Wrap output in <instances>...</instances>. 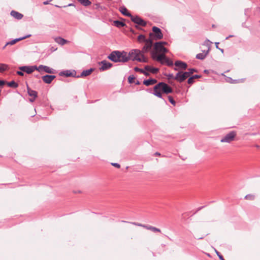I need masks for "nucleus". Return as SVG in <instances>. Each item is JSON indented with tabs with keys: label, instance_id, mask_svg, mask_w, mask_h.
<instances>
[{
	"label": "nucleus",
	"instance_id": "nucleus-40",
	"mask_svg": "<svg viewBox=\"0 0 260 260\" xmlns=\"http://www.w3.org/2000/svg\"><path fill=\"white\" fill-rule=\"evenodd\" d=\"M168 99L171 104L175 106L176 105V102L171 96H168Z\"/></svg>",
	"mask_w": 260,
	"mask_h": 260
},
{
	"label": "nucleus",
	"instance_id": "nucleus-9",
	"mask_svg": "<svg viewBox=\"0 0 260 260\" xmlns=\"http://www.w3.org/2000/svg\"><path fill=\"white\" fill-rule=\"evenodd\" d=\"M100 64L102 66L99 68L100 71H104L110 69L112 66L113 64L109 62H108L106 60H104L99 62Z\"/></svg>",
	"mask_w": 260,
	"mask_h": 260
},
{
	"label": "nucleus",
	"instance_id": "nucleus-44",
	"mask_svg": "<svg viewBox=\"0 0 260 260\" xmlns=\"http://www.w3.org/2000/svg\"><path fill=\"white\" fill-rule=\"evenodd\" d=\"M215 252L220 260H225L223 256L217 250H215Z\"/></svg>",
	"mask_w": 260,
	"mask_h": 260
},
{
	"label": "nucleus",
	"instance_id": "nucleus-62",
	"mask_svg": "<svg viewBox=\"0 0 260 260\" xmlns=\"http://www.w3.org/2000/svg\"><path fill=\"white\" fill-rule=\"evenodd\" d=\"M256 134H257L255 133H251V134H250V135H251V136H255V135H256Z\"/></svg>",
	"mask_w": 260,
	"mask_h": 260
},
{
	"label": "nucleus",
	"instance_id": "nucleus-38",
	"mask_svg": "<svg viewBox=\"0 0 260 260\" xmlns=\"http://www.w3.org/2000/svg\"><path fill=\"white\" fill-rule=\"evenodd\" d=\"M187 72L190 76L194 72H198V70L195 68H190L188 70Z\"/></svg>",
	"mask_w": 260,
	"mask_h": 260
},
{
	"label": "nucleus",
	"instance_id": "nucleus-2",
	"mask_svg": "<svg viewBox=\"0 0 260 260\" xmlns=\"http://www.w3.org/2000/svg\"><path fill=\"white\" fill-rule=\"evenodd\" d=\"M122 54V51L115 50L109 54L107 58L114 62H119Z\"/></svg>",
	"mask_w": 260,
	"mask_h": 260
},
{
	"label": "nucleus",
	"instance_id": "nucleus-7",
	"mask_svg": "<svg viewBox=\"0 0 260 260\" xmlns=\"http://www.w3.org/2000/svg\"><path fill=\"white\" fill-rule=\"evenodd\" d=\"M131 19L133 22L138 25L142 26H145L146 25V22L138 15H132Z\"/></svg>",
	"mask_w": 260,
	"mask_h": 260
},
{
	"label": "nucleus",
	"instance_id": "nucleus-52",
	"mask_svg": "<svg viewBox=\"0 0 260 260\" xmlns=\"http://www.w3.org/2000/svg\"><path fill=\"white\" fill-rule=\"evenodd\" d=\"M142 73L146 76H148L150 75V74L149 73V72L148 71H143V72H142Z\"/></svg>",
	"mask_w": 260,
	"mask_h": 260
},
{
	"label": "nucleus",
	"instance_id": "nucleus-23",
	"mask_svg": "<svg viewBox=\"0 0 260 260\" xmlns=\"http://www.w3.org/2000/svg\"><path fill=\"white\" fill-rule=\"evenodd\" d=\"M210 48H209L208 50L205 52V51H203L204 53H198L196 55V58L200 60H203L205 58L207 54H208Z\"/></svg>",
	"mask_w": 260,
	"mask_h": 260
},
{
	"label": "nucleus",
	"instance_id": "nucleus-63",
	"mask_svg": "<svg viewBox=\"0 0 260 260\" xmlns=\"http://www.w3.org/2000/svg\"><path fill=\"white\" fill-rule=\"evenodd\" d=\"M74 6V4L71 3V4H69L68 5V6Z\"/></svg>",
	"mask_w": 260,
	"mask_h": 260
},
{
	"label": "nucleus",
	"instance_id": "nucleus-55",
	"mask_svg": "<svg viewBox=\"0 0 260 260\" xmlns=\"http://www.w3.org/2000/svg\"><path fill=\"white\" fill-rule=\"evenodd\" d=\"M36 99V98H31V99H29V101H30V102H34V101H35V99Z\"/></svg>",
	"mask_w": 260,
	"mask_h": 260
},
{
	"label": "nucleus",
	"instance_id": "nucleus-26",
	"mask_svg": "<svg viewBox=\"0 0 260 260\" xmlns=\"http://www.w3.org/2000/svg\"><path fill=\"white\" fill-rule=\"evenodd\" d=\"M54 40L56 43H57L60 45H61L65 44L68 42L67 40H65L64 39H63L60 37H58L55 38Z\"/></svg>",
	"mask_w": 260,
	"mask_h": 260
},
{
	"label": "nucleus",
	"instance_id": "nucleus-49",
	"mask_svg": "<svg viewBox=\"0 0 260 260\" xmlns=\"http://www.w3.org/2000/svg\"><path fill=\"white\" fill-rule=\"evenodd\" d=\"M192 77L194 80L195 79H198V78H201L202 77V75H194L192 76Z\"/></svg>",
	"mask_w": 260,
	"mask_h": 260
},
{
	"label": "nucleus",
	"instance_id": "nucleus-13",
	"mask_svg": "<svg viewBox=\"0 0 260 260\" xmlns=\"http://www.w3.org/2000/svg\"><path fill=\"white\" fill-rule=\"evenodd\" d=\"M60 76H64L67 77H76V72L75 70L71 71V70H65L62 72H60L59 74Z\"/></svg>",
	"mask_w": 260,
	"mask_h": 260
},
{
	"label": "nucleus",
	"instance_id": "nucleus-18",
	"mask_svg": "<svg viewBox=\"0 0 260 260\" xmlns=\"http://www.w3.org/2000/svg\"><path fill=\"white\" fill-rule=\"evenodd\" d=\"M129 56H128V53H127L125 51H122V54L121 56V59L119 61V62H126L128 60H129Z\"/></svg>",
	"mask_w": 260,
	"mask_h": 260
},
{
	"label": "nucleus",
	"instance_id": "nucleus-60",
	"mask_svg": "<svg viewBox=\"0 0 260 260\" xmlns=\"http://www.w3.org/2000/svg\"><path fill=\"white\" fill-rule=\"evenodd\" d=\"M218 49L222 52V53H223L224 52V50L223 49H221V48H218Z\"/></svg>",
	"mask_w": 260,
	"mask_h": 260
},
{
	"label": "nucleus",
	"instance_id": "nucleus-58",
	"mask_svg": "<svg viewBox=\"0 0 260 260\" xmlns=\"http://www.w3.org/2000/svg\"><path fill=\"white\" fill-rule=\"evenodd\" d=\"M234 36L233 35H230L228 37H226L225 40L229 39L230 38L233 37Z\"/></svg>",
	"mask_w": 260,
	"mask_h": 260
},
{
	"label": "nucleus",
	"instance_id": "nucleus-16",
	"mask_svg": "<svg viewBox=\"0 0 260 260\" xmlns=\"http://www.w3.org/2000/svg\"><path fill=\"white\" fill-rule=\"evenodd\" d=\"M174 64L176 67H178L182 70H185L187 68V63L181 60L176 61Z\"/></svg>",
	"mask_w": 260,
	"mask_h": 260
},
{
	"label": "nucleus",
	"instance_id": "nucleus-37",
	"mask_svg": "<svg viewBox=\"0 0 260 260\" xmlns=\"http://www.w3.org/2000/svg\"><path fill=\"white\" fill-rule=\"evenodd\" d=\"M138 40L140 42H144V41L146 40V38H145V36L144 35H140L138 37Z\"/></svg>",
	"mask_w": 260,
	"mask_h": 260
},
{
	"label": "nucleus",
	"instance_id": "nucleus-30",
	"mask_svg": "<svg viewBox=\"0 0 260 260\" xmlns=\"http://www.w3.org/2000/svg\"><path fill=\"white\" fill-rule=\"evenodd\" d=\"M7 84L9 87L14 88H16L18 86V84L13 80L8 82H7Z\"/></svg>",
	"mask_w": 260,
	"mask_h": 260
},
{
	"label": "nucleus",
	"instance_id": "nucleus-24",
	"mask_svg": "<svg viewBox=\"0 0 260 260\" xmlns=\"http://www.w3.org/2000/svg\"><path fill=\"white\" fill-rule=\"evenodd\" d=\"M11 15L13 16L14 18L17 19V20H20L22 18L23 15L17 11L14 10H12L11 12Z\"/></svg>",
	"mask_w": 260,
	"mask_h": 260
},
{
	"label": "nucleus",
	"instance_id": "nucleus-11",
	"mask_svg": "<svg viewBox=\"0 0 260 260\" xmlns=\"http://www.w3.org/2000/svg\"><path fill=\"white\" fill-rule=\"evenodd\" d=\"M141 54V51L138 49H133L128 53V56H129V60L132 59V60H136V59H134V57L136 56V58H139L140 55Z\"/></svg>",
	"mask_w": 260,
	"mask_h": 260
},
{
	"label": "nucleus",
	"instance_id": "nucleus-21",
	"mask_svg": "<svg viewBox=\"0 0 260 260\" xmlns=\"http://www.w3.org/2000/svg\"><path fill=\"white\" fill-rule=\"evenodd\" d=\"M160 90V88H159V87L157 86V85L156 84L154 86L153 92L152 93L156 96L159 98L162 99V94L159 91Z\"/></svg>",
	"mask_w": 260,
	"mask_h": 260
},
{
	"label": "nucleus",
	"instance_id": "nucleus-3",
	"mask_svg": "<svg viewBox=\"0 0 260 260\" xmlns=\"http://www.w3.org/2000/svg\"><path fill=\"white\" fill-rule=\"evenodd\" d=\"M151 55L152 58L153 60L159 62L162 64H165V60L167 58L165 53H161L159 55H158L156 51H152L151 52Z\"/></svg>",
	"mask_w": 260,
	"mask_h": 260
},
{
	"label": "nucleus",
	"instance_id": "nucleus-8",
	"mask_svg": "<svg viewBox=\"0 0 260 260\" xmlns=\"http://www.w3.org/2000/svg\"><path fill=\"white\" fill-rule=\"evenodd\" d=\"M145 42V46L143 47L142 51L145 52H147L152 48L153 46V40L152 38L146 39V40L144 41Z\"/></svg>",
	"mask_w": 260,
	"mask_h": 260
},
{
	"label": "nucleus",
	"instance_id": "nucleus-1",
	"mask_svg": "<svg viewBox=\"0 0 260 260\" xmlns=\"http://www.w3.org/2000/svg\"><path fill=\"white\" fill-rule=\"evenodd\" d=\"M152 32L149 34L150 38H152V40H160L163 38V34L161 30L158 27L153 26Z\"/></svg>",
	"mask_w": 260,
	"mask_h": 260
},
{
	"label": "nucleus",
	"instance_id": "nucleus-25",
	"mask_svg": "<svg viewBox=\"0 0 260 260\" xmlns=\"http://www.w3.org/2000/svg\"><path fill=\"white\" fill-rule=\"evenodd\" d=\"M27 90L28 94L32 98H36L38 96V92L34 90L31 89L28 86H27Z\"/></svg>",
	"mask_w": 260,
	"mask_h": 260
},
{
	"label": "nucleus",
	"instance_id": "nucleus-56",
	"mask_svg": "<svg viewBox=\"0 0 260 260\" xmlns=\"http://www.w3.org/2000/svg\"><path fill=\"white\" fill-rule=\"evenodd\" d=\"M140 84H141L140 82L139 81H138V80H137V81L136 82V83H135V84H136V85H140Z\"/></svg>",
	"mask_w": 260,
	"mask_h": 260
},
{
	"label": "nucleus",
	"instance_id": "nucleus-33",
	"mask_svg": "<svg viewBox=\"0 0 260 260\" xmlns=\"http://www.w3.org/2000/svg\"><path fill=\"white\" fill-rule=\"evenodd\" d=\"M244 199L248 200L253 201L255 199V196L252 194H248L245 196Z\"/></svg>",
	"mask_w": 260,
	"mask_h": 260
},
{
	"label": "nucleus",
	"instance_id": "nucleus-59",
	"mask_svg": "<svg viewBox=\"0 0 260 260\" xmlns=\"http://www.w3.org/2000/svg\"><path fill=\"white\" fill-rule=\"evenodd\" d=\"M218 44H219V43H215L216 48L217 49L219 48L218 47Z\"/></svg>",
	"mask_w": 260,
	"mask_h": 260
},
{
	"label": "nucleus",
	"instance_id": "nucleus-20",
	"mask_svg": "<svg viewBox=\"0 0 260 260\" xmlns=\"http://www.w3.org/2000/svg\"><path fill=\"white\" fill-rule=\"evenodd\" d=\"M119 10L124 16L130 18L132 16V15L128 12V10L124 6L120 7Z\"/></svg>",
	"mask_w": 260,
	"mask_h": 260
},
{
	"label": "nucleus",
	"instance_id": "nucleus-10",
	"mask_svg": "<svg viewBox=\"0 0 260 260\" xmlns=\"http://www.w3.org/2000/svg\"><path fill=\"white\" fill-rule=\"evenodd\" d=\"M35 68L34 66H24L19 67V69L22 72H25L28 74L32 73L35 71Z\"/></svg>",
	"mask_w": 260,
	"mask_h": 260
},
{
	"label": "nucleus",
	"instance_id": "nucleus-39",
	"mask_svg": "<svg viewBox=\"0 0 260 260\" xmlns=\"http://www.w3.org/2000/svg\"><path fill=\"white\" fill-rule=\"evenodd\" d=\"M226 81L228 82H229L231 83H237V81L236 80H233L232 78L228 77H226Z\"/></svg>",
	"mask_w": 260,
	"mask_h": 260
},
{
	"label": "nucleus",
	"instance_id": "nucleus-54",
	"mask_svg": "<svg viewBox=\"0 0 260 260\" xmlns=\"http://www.w3.org/2000/svg\"><path fill=\"white\" fill-rule=\"evenodd\" d=\"M157 43H161L162 45L164 46L165 45H166L168 44V43L167 42H164V41L157 42Z\"/></svg>",
	"mask_w": 260,
	"mask_h": 260
},
{
	"label": "nucleus",
	"instance_id": "nucleus-47",
	"mask_svg": "<svg viewBox=\"0 0 260 260\" xmlns=\"http://www.w3.org/2000/svg\"><path fill=\"white\" fill-rule=\"evenodd\" d=\"M111 165H112L113 166H114V167H116V168H119L120 167V165L119 164H118V163H116V162H112V163H111Z\"/></svg>",
	"mask_w": 260,
	"mask_h": 260
},
{
	"label": "nucleus",
	"instance_id": "nucleus-19",
	"mask_svg": "<svg viewBox=\"0 0 260 260\" xmlns=\"http://www.w3.org/2000/svg\"><path fill=\"white\" fill-rule=\"evenodd\" d=\"M156 83L157 80L153 78H149L148 79L144 80L143 81V84L147 86L153 85Z\"/></svg>",
	"mask_w": 260,
	"mask_h": 260
},
{
	"label": "nucleus",
	"instance_id": "nucleus-29",
	"mask_svg": "<svg viewBox=\"0 0 260 260\" xmlns=\"http://www.w3.org/2000/svg\"><path fill=\"white\" fill-rule=\"evenodd\" d=\"M43 71L45 73H49V74H55L56 73V71L55 70H54L47 66H45Z\"/></svg>",
	"mask_w": 260,
	"mask_h": 260
},
{
	"label": "nucleus",
	"instance_id": "nucleus-22",
	"mask_svg": "<svg viewBox=\"0 0 260 260\" xmlns=\"http://www.w3.org/2000/svg\"><path fill=\"white\" fill-rule=\"evenodd\" d=\"M145 70L148 72H150L152 74H156L159 71V69L157 68L152 67L149 66H146L144 68Z\"/></svg>",
	"mask_w": 260,
	"mask_h": 260
},
{
	"label": "nucleus",
	"instance_id": "nucleus-43",
	"mask_svg": "<svg viewBox=\"0 0 260 260\" xmlns=\"http://www.w3.org/2000/svg\"><path fill=\"white\" fill-rule=\"evenodd\" d=\"M150 231H151L153 232H161V231L159 229L157 228L154 226H152V228H151Z\"/></svg>",
	"mask_w": 260,
	"mask_h": 260
},
{
	"label": "nucleus",
	"instance_id": "nucleus-48",
	"mask_svg": "<svg viewBox=\"0 0 260 260\" xmlns=\"http://www.w3.org/2000/svg\"><path fill=\"white\" fill-rule=\"evenodd\" d=\"M6 84H7V82L6 81L0 80V86L3 87Z\"/></svg>",
	"mask_w": 260,
	"mask_h": 260
},
{
	"label": "nucleus",
	"instance_id": "nucleus-50",
	"mask_svg": "<svg viewBox=\"0 0 260 260\" xmlns=\"http://www.w3.org/2000/svg\"><path fill=\"white\" fill-rule=\"evenodd\" d=\"M132 224H134L135 225H137V226H142L143 227V224H141V223H138V222H131Z\"/></svg>",
	"mask_w": 260,
	"mask_h": 260
},
{
	"label": "nucleus",
	"instance_id": "nucleus-14",
	"mask_svg": "<svg viewBox=\"0 0 260 260\" xmlns=\"http://www.w3.org/2000/svg\"><path fill=\"white\" fill-rule=\"evenodd\" d=\"M31 35L30 34H29V35H26L25 36H23L22 37H20L18 38L13 39V40H12L11 41L8 42L6 43V45H13L20 41L23 40L24 39H25L26 38H28L31 37Z\"/></svg>",
	"mask_w": 260,
	"mask_h": 260
},
{
	"label": "nucleus",
	"instance_id": "nucleus-51",
	"mask_svg": "<svg viewBox=\"0 0 260 260\" xmlns=\"http://www.w3.org/2000/svg\"><path fill=\"white\" fill-rule=\"evenodd\" d=\"M24 72H22V71H17V74L19 75V76H23L24 75V73H23Z\"/></svg>",
	"mask_w": 260,
	"mask_h": 260
},
{
	"label": "nucleus",
	"instance_id": "nucleus-15",
	"mask_svg": "<svg viewBox=\"0 0 260 260\" xmlns=\"http://www.w3.org/2000/svg\"><path fill=\"white\" fill-rule=\"evenodd\" d=\"M56 78L55 75H46L42 76V78L44 82L47 84H50L53 80Z\"/></svg>",
	"mask_w": 260,
	"mask_h": 260
},
{
	"label": "nucleus",
	"instance_id": "nucleus-57",
	"mask_svg": "<svg viewBox=\"0 0 260 260\" xmlns=\"http://www.w3.org/2000/svg\"><path fill=\"white\" fill-rule=\"evenodd\" d=\"M49 4V1H45L43 2V4L46 5H48Z\"/></svg>",
	"mask_w": 260,
	"mask_h": 260
},
{
	"label": "nucleus",
	"instance_id": "nucleus-5",
	"mask_svg": "<svg viewBox=\"0 0 260 260\" xmlns=\"http://www.w3.org/2000/svg\"><path fill=\"white\" fill-rule=\"evenodd\" d=\"M157 86L159 87L162 92L166 94H169L173 92L172 88L167 83L161 82H159L157 84Z\"/></svg>",
	"mask_w": 260,
	"mask_h": 260
},
{
	"label": "nucleus",
	"instance_id": "nucleus-31",
	"mask_svg": "<svg viewBox=\"0 0 260 260\" xmlns=\"http://www.w3.org/2000/svg\"><path fill=\"white\" fill-rule=\"evenodd\" d=\"M81 4L84 6H88L91 4L89 0H77Z\"/></svg>",
	"mask_w": 260,
	"mask_h": 260
},
{
	"label": "nucleus",
	"instance_id": "nucleus-35",
	"mask_svg": "<svg viewBox=\"0 0 260 260\" xmlns=\"http://www.w3.org/2000/svg\"><path fill=\"white\" fill-rule=\"evenodd\" d=\"M36 69H35V70H37L39 72H41V71L44 70L45 66L44 65H40L39 67H37V66H34Z\"/></svg>",
	"mask_w": 260,
	"mask_h": 260
},
{
	"label": "nucleus",
	"instance_id": "nucleus-53",
	"mask_svg": "<svg viewBox=\"0 0 260 260\" xmlns=\"http://www.w3.org/2000/svg\"><path fill=\"white\" fill-rule=\"evenodd\" d=\"M205 207V206H201V207H199L197 211H196L195 213L198 212V211H199L200 210H201V209H203L204 207Z\"/></svg>",
	"mask_w": 260,
	"mask_h": 260
},
{
	"label": "nucleus",
	"instance_id": "nucleus-28",
	"mask_svg": "<svg viewBox=\"0 0 260 260\" xmlns=\"http://www.w3.org/2000/svg\"><path fill=\"white\" fill-rule=\"evenodd\" d=\"M134 59H136L137 61H138L141 62H148V59L145 57V56L141 53L139 58H136V56L134 57Z\"/></svg>",
	"mask_w": 260,
	"mask_h": 260
},
{
	"label": "nucleus",
	"instance_id": "nucleus-12",
	"mask_svg": "<svg viewBox=\"0 0 260 260\" xmlns=\"http://www.w3.org/2000/svg\"><path fill=\"white\" fill-rule=\"evenodd\" d=\"M154 49L156 51L162 52V54L166 53L168 52V50L162 45L161 43H155L154 45Z\"/></svg>",
	"mask_w": 260,
	"mask_h": 260
},
{
	"label": "nucleus",
	"instance_id": "nucleus-36",
	"mask_svg": "<svg viewBox=\"0 0 260 260\" xmlns=\"http://www.w3.org/2000/svg\"><path fill=\"white\" fill-rule=\"evenodd\" d=\"M135 77L134 75H130L128 78V82L130 84H132L134 82Z\"/></svg>",
	"mask_w": 260,
	"mask_h": 260
},
{
	"label": "nucleus",
	"instance_id": "nucleus-17",
	"mask_svg": "<svg viewBox=\"0 0 260 260\" xmlns=\"http://www.w3.org/2000/svg\"><path fill=\"white\" fill-rule=\"evenodd\" d=\"M94 70V69L93 68H90L88 70H84L82 71V72L80 75L77 76L76 78H80L88 76L92 73Z\"/></svg>",
	"mask_w": 260,
	"mask_h": 260
},
{
	"label": "nucleus",
	"instance_id": "nucleus-34",
	"mask_svg": "<svg viewBox=\"0 0 260 260\" xmlns=\"http://www.w3.org/2000/svg\"><path fill=\"white\" fill-rule=\"evenodd\" d=\"M165 63H166L167 66L171 67L173 65V62L171 60H170L169 58L167 57L166 59L165 60Z\"/></svg>",
	"mask_w": 260,
	"mask_h": 260
},
{
	"label": "nucleus",
	"instance_id": "nucleus-61",
	"mask_svg": "<svg viewBox=\"0 0 260 260\" xmlns=\"http://www.w3.org/2000/svg\"><path fill=\"white\" fill-rule=\"evenodd\" d=\"M154 155H160V154L159 152H155Z\"/></svg>",
	"mask_w": 260,
	"mask_h": 260
},
{
	"label": "nucleus",
	"instance_id": "nucleus-41",
	"mask_svg": "<svg viewBox=\"0 0 260 260\" xmlns=\"http://www.w3.org/2000/svg\"><path fill=\"white\" fill-rule=\"evenodd\" d=\"M165 76H167L169 80H170L171 79H173L175 80V76L173 75V74H165Z\"/></svg>",
	"mask_w": 260,
	"mask_h": 260
},
{
	"label": "nucleus",
	"instance_id": "nucleus-46",
	"mask_svg": "<svg viewBox=\"0 0 260 260\" xmlns=\"http://www.w3.org/2000/svg\"><path fill=\"white\" fill-rule=\"evenodd\" d=\"M143 228L147 230H150L152 228V226L150 225L143 224Z\"/></svg>",
	"mask_w": 260,
	"mask_h": 260
},
{
	"label": "nucleus",
	"instance_id": "nucleus-6",
	"mask_svg": "<svg viewBox=\"0 0 260 260\" xmlns=\"http://www.w3.org/2000/svg\"><path fill=\"white\" fill-rule=\"evenodd\" d=\"M236 136V133L235 131H231L225 136H224L220 140L222 143H230L234 140Z\"/></svg>",
	"mask_w": 260,
	"mask_h": 260
},
{
	"label": "nucleus",
	"instance_id": "nucleus-27",
	"mask_svg": "<svg viewBox=\"0 0 260 260\" xmlns=\"http://www.w3.org/2000/svg\"><path fill=\"white\" fill-rule=\"evenodd\" d=\"M114 25L118 28H120L126 26V24L122 21L116 20L113 21Z\"/></svg>",
	"mask_w": 260,
	"mask_h": 260
},
{
	"label": "nucleus",
	"instance_id": "nucleus-4",
	"mask_svg": "<svg viewBox=\"0 0 260 260\" xmlns=\"http://www.w3.org/2000/svg\"><path fill=\"white\" fill-rule=\"evenodd\" d=\"M190 77L187 72L179 71L175 76V80L179 83L184 81Z\"/></svg>",
	"mask_w": 260,
	"mask_h": 260
},
{
	"label": "nucleus",
	"instance_id": "nucleus-32",
	"mask_svg": "<svg viewBox=\"0 0 260 260\" xmlns=\"http://www.w3.org/2000/svg\"><path fill=\"white\" fill-rule=\"evenodd\" d=\"M8 69V66L4 63H0V73H3L4 72L7 70Z\"/></svg>",
	"mask_w": 260,
	"mask_h": 260
},
{
	"label": "nucleus",
	"instance_id": "nucleus-45",
	"mask_svg": "<svg viewBox=\"0 0 260 260\" xmlns=\"http://www.w3.org/2000/svg\"><path fill=\"white\" fill-rule=\"evenodd\" d=\"M134 70L136 72H140L141 73H142V72H143V71H144L143 69H140V68H138L137 67H135L134 68Z\"/></svg>",
	"mask_w": 260,
	"mask_h": 260
},
{
	"label": "nucleus",
	"instance_id": "nucleus-42",
	"mask_svg": "<svg viewBox=\"0 0 260 260\" xmlns=\"http://www.w3.org/2000/svg\"><path fill=\"white\" fill-rule=\"evenodd\" d=\"M193 82H194V79L192 77V76L189 77L188 79L187 80V83L191 85V84H193Z\"/></svg>",
	"mask_w": 260,
	"mask_h": 260
},
{
	"label": "nucleus",
	"instance_id": "nucleus-64",
	"mask_svg": "<svg viewBox=\"0 0 260 260\" xmlns=\"http://www.w3.org/2000/svg\"><path fill=\"white\" fill-rule=\"evenodd\" d=\"M255 147H256V148H259V147H260V146H259V145H255Z\"/></svg>",
	"mask_w": 260,
	"mask_h": 260
}]
</instances>
